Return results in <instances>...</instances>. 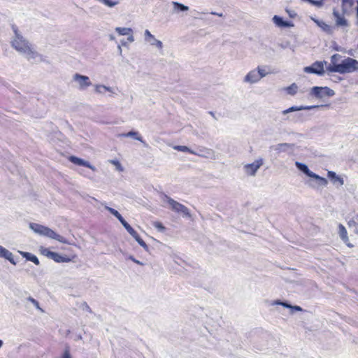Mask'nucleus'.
Masks as SVG:
<instances>
[{
  "mask_svg": "<svg viewBox=\"0 0 358 358\" xmlns=\"http://www.w3.org/2000/svg\"><path fill=\"white\" fill-rule=\"evenodd\" d=\"M145 41L149 43L151 45L156 46L159 49H162L163 43L161 41L157 40L155 37L150 33V31L146 29L144 32Z\"/></svg>",
  "mask_w": 358,
  "mask_h": 358,
  "instance_id": "nucleus-13",
  "label": "nucleus"
},
{
  "mask_svg": "<svg viewBox=\"0 0 358 358\" xmlns=\"http://www.w3.org/2000/svg\"><path fill=\"white\" fill-rule=\"evenodd\" d=\"M120 136H124V137H133L135 139H136L137 141H139L141 142H143V139H142V137L138 135V133L137 131H130L128 133L122 134H120Z\"/></svg>",
  "mask_w": 358,
  "mask_h": 358,
  "instance_id": "nucleus-28",
  "label": "nucleus"
},
{
  "mask_svg": "<svg viewBox=\"0 0 358 358\" xmlns=\"http://www.w3.org/2000/svg\"><path fill=\"white\" fill-rule=\"evenodd\" d=\"M2 345H3V341L1 340H0V348H1Z\"/></svg>",
  "mask_w": 358,
  "mask_h": 358,
  "instance_id": "nucleus-52",
  "label": "nucleus"
},
{
  "mask_svg": "<svg viewBox=\"0 0 358 358\" xmlns=\"http://www.w3.org/2000/svg\"><path fill=\"white\" fill-rule=\"evenodd\" d=\"M19 252L27 260L32 262L36 265H39V264H40L39 260L36 255H34L31 253L27 252L19 251Z\"/></svg>",
  "mask_w": 358,
  "mask_h": 358,
  "instance_id": "nucleus-22",
  "label": "nucleus"
},
{
  "mask_svg": "<svg viewBox=\"0 0 358 358\" xmlns=\"http://www.w3.org/2000/svg\"><path fill=\"white\" fill-rule=\"evenodd\" d=\"M122 45V46H127V43L124 41V40H122L121 41V45Z\"/></svg>",
  "mask_w": 358,
  "mask_h": 358,
  "instance_id": "nucleus-49",
  "label": "nucleus"
},
{
  "mask_svg": "<svg viewBox=\"0 0 358 358\" xmlns=\"http://www.w3.org/2000/svg\"><path fill=\"white\" fill-rule=\"evenodd\" d=\"M258 74L256 70H252L245 76L244 81L250 83H255L261 79V76Z\"/></svg>",
  "mask_w": 358,
  "mask_h": 358,
  "instance_id": "nucleus-19",
  "label": "nucleus"
},
{
  "mask_svg": "<svg viewBox=\"0 0 358 358\" xmlns=\"http://www.w3.org/2000/svg\"><path fill=\"white\" fill-rule=\"evenodd\" d=\"M83 306H84V309L85 310H86L87 311H88L90 313L92 312V310H91L90 307L87 304V303H84Z\"/></svg>",
  "mask_w": 358,
  "mask_h": 358,
  "instance_id": "nucleus-45",
  "label": "nucleus"
},
{
  "mask_svg": "<svg viewBox=\"0 0 358 358\" xmlns=\"http://www.w3.org/2000/svg\"><path fill=\"white\" fill-rule=\"evenodd\" d=\"M328 178L331 180L333 184L336 185L338 183L339 185H343L344 184V180L341 176L336 175V173L332 171H329L327 172Z\"/></svg>",
  "mask_w": 358,
  "mask_h": 358,
  "instance_id": "nucleus-20",
  "label": "nucleus"
},
{
  "mask_svg": "<svg viewBox=\"0 0 358 358\" xmlns=\"http://www.w3.org/2000/svg\"><path fill=\"white\" fill-rule=\"evenodd\" d=\"M291 313H294V311H302L303 309L301 307L299 306H291Z\"/></svg>",
  "mask_w": 358,
  "mask_h": 358,
  "instance_id": "nucleus-39",
  "label": "nucleus"
},
{
  "mask_svg": "<svg viewBox=\"0 0 358 358\" xmlns=\"http://www.w3.org/2000/svg\"><path fill=\"white\" fill-rule=\"evenodd\" d=\"M0 257L8 260L13 265L17 264L13 258V253L1 245H0Z\"/></svg>",
  "mask_w": 358,
  "mask_h": 358,
  "instance_id": "nucleus-18",
  "label": "nucleus"
},
{
  "mask_svg": "<svg viewBox=\"0 0 358 358\" xmlns=\"http://www.w3.org/2000/svg\"><path fill=\"white\" fill-rule=\"evenodd\" d=\"M73 80L78 84V87L81 90H85L92 85V83L88 76L78 73L73 75Z\"/></svg>",
  "mask_w": 358,
  "mask_h": 358,
  "instance_id": "nucleus-11",
  "label": "nucleus"
},
{
  "mask_svg": "<svg viewBox=\"0 0 358 358\" xmlns=\"http://www.w3.org/2000/svg\"><path fill=\"white\" fill-rule=\"evenodd\" d=\"M41 252L43 255L48 257V258L54 260L57 263L68 262L70 261L69 258L62 256L57 252L50 251L47 248H42Z\"/></svg>",
  "mask_w": 358,
  "mask_h": 358,
  "instance_id": "nucleus-12",
  "label": "nucleus"
},
{
  "mask_svg": "<svg viewBox=\"0 0 358 358\" xmlns=\"http://www.w3.org/2000/svg\"><path fill=\"white\" fill-rule=\"evenodd\" d=\"M23 55L25 56L27 59L31 63H40L45 62L44 57L36 52L32 45Z\"/></svg>",
  "mask_w": 358,
  "mask_h": 358,
  "instance_id": "nucleus-8",
  "label": "nucleus"
},
{
  "mask_svg": "<svg viewBox=\"0 0 358 358\" xmlns=\"http://www.w3.org/2000/svg\"><path fill=\"white\" fill-rule=\"evenodd\" d=\"M310 94L316 98L322 99L324 96H333L335 94V92L328 87L315 86L311 88Z\"/></svg>",
  "mask_w": 358,
  "mask_h": 358,
  "instance_id": "nucleus-6",
  "label": "nucleus"
},
{
  "mask_svg": "<svg viewBox=\"0 0 358 358\" xmlns=\"http://www.w3.org/2000/svg\"><path fill=\"white\" fill-rule=\"evenodd\" d=\"M348 224L349 228L351 229L355 234H358V222L354 220H351L348 222Z\"/></svg>",
  "mask_w": 358,
  "mask_h": 358,
  "instance_id": "nucleus-31",
  "label": "nucleus"
},
{
  "mask_svg": "<svg viewBox=\"0 0 358 358\" xmlns=\"http://www.w3.org/2000/svg\"><path fill=\"white\" fill-rule=\"evenodd\" d=\"M294 145L287 143H279L275 145L271 146V148L275 150L277 153L286 152L292 151Z\"/></svg>",
  "mask_w": 358,
  "mask_h": 358,
  "instance_id": "nucleus-15",
  "label": "nucleus"
},
{
  "mask_svg": "<svg viewBox=\"0 0 358 358\" xmlns=\"http://www.w3.org/2000/svg\"><path fill=\"white\" fill-rule=\"evenodd\" d=\"M292 26H293V24L291 22L284 20L281 27H290Z\"/></svg>",
  "mask_w": 358,
  "mask_h": 358,
  "instance_id": "nucleus-41",
  "label": "nucleus"
},
{
  "mask_svg": "<svg viewBox=\"0 0 358 358\" xmlns=\"http://www.w3.org/2000/svg\"><path fill=\"white\" fill-rule=\"evenodd\" d=\"M327 69L329 72L341 74L352 73L358 70V61L351 57H347L342 60L339 65L329 66Z\"/></svg>",
  "mask_w": 358,
  "mask_h": 358,
  "instance_id": "nucleus-1",
  "label": "nucleus"
},
{
  "mask_svg": "<svg viewBox=\"0 0 358 358\" xmlns=\"http://www.w3.org/2000/svg\"><path fill=\"white\" fill-rule=\"evenodd\" d=\"M323 106H327V105H325V106H324V105H321V106H319V105H315V106H291L289 108L282 110V113L283 115H287L288 113L296 112V111H299V110H311V109H313V108H318L323 107Z\"/></svg>",
  "mask_w": 358,
  "mask_h": 358,
  "instance_id": "nucleus-14",
  "label": "nucleus"
},
{
  "mask_svg": "<svg viewBox=\"0 0 358 358\" xmlns=\"http://www.w3.org/2000/svg\"><path fill=\"white\" fill-rule=\"evenodd\" d=\"M212 15H217L219 17H222V13H216V12H211L210 13Z\"/></svg>",
  "mask_w": 358,
  "mask_h": 358,
  "instance_id": "nucleus-48",
  "label": "nucleus"
},
{
  "mask_svg": "<svg viewBox=\"0 0 358 358\" xmlns=\"http://www.w3.org/2000/svg\"><path fill=\"white\" fill-rule=\"evenodd\" d=\"M123 227L128 233L138 242V243L143 248L145 251H148V246L145 242L140 237L138 233L125 221L122 224Z\"/></svg>",
  "mask_w": 358,
  "mask_h": 358,
  "instance_id": "nucleus-10",
  "label": "nucleus"
},
{
  "mask_svg": "<svg viewBox=\"0 0 358 358\" xmlns=\"http://www.w3.org/2000/svg\"><path fill=\"white\" fill-rule=\"evenodd\" d=\"M172 4L173 6V9L175 11H187L189 10V7L177 1H173Z\"/></svg>",
  "mask_w": 358,
  "mask_h": 358,
  "instance_id": "nucleus-26",
  "label": "nucleus"
},
{
  "mask_svg": "<svg viewBox=\"0 0 358 358\" xmlns=\"http://www.w3.org/2000/svg\"><path fill=\"white\" fill-rule=\"evenodd\" d=\"M342 2L343 4H345L348 2V0H342Z\"/></svg>",
  "mask_w": 358,
  "mask_h": 358,
  "instance_id": "nucleus-51",
  "label": "nucleus"
},
{
  "mask_svg": "<svg viewBox=\"0 0 358 358\" xmlns=\"http://www.w3.org/2000/svg\"><path fill=\"white\" fill-rule=\"evenodd\" d=\"M62 358H71L69 350L68 349L64 351Z\"/></svg>",
  "mask_w": 358,
  "mask_h": 358,
  "instance_id": "nucleus-42",
  "label": "nucleus"
},
{
  "mask_svg": "<svg viewBox=\"0 0 358 358\" xmlns=\"http://www.w3.org/2000/svg\"><path fill=\"white\" fill-rule=\"evenodd\" d=\"M312 20L325 32L328 34H331L333 32V28L323 21H320L314 18H312Z\"/></svg>",
  "mask_w": 358,
  "mask_h": 358,
  "instance_id": "nucleus-23",
  "label": "nucleus"
},
{
  "mask_svg": "<svg viewBox=\"0 0 358 358\" xmlns=\"http://www.w3.org/2000/svg\"><path fill=\"white\" fill-rule=\"evenodd\" d=\"M282 303V301H280V300H276L275 301L273 304L274 305H280L281 306V303Z\"/></svg>",
  "mask_w": 358,
  "mask_h": 358,
  "instance_id": "nucleus-46",
  "label": "nucleus"
},
{
  "mask_svg": "<svg viewBox=\"0 0 358 358\" xmlns=\"http://www.w3.org/2000/svg\"><path fill=\"white\" fill-rule=\"evenodd\" d=\"M105 208L110 212L113 215H114L122 224L126 220L123 218V217L120 215V213L116 210L115 209L110 208L109 206H106Z\"/></svg>",
  "mask_w": 358,
  "mask_h": 358,
  "instance_id": "nucleus-25",
  "label": "nucleus"
},
{
  "mask_svg": "<svg viewBox=\"0 0 358 358\" xmlns=\"http://www.w3.org/2000/svg\"><path fill=\"white\" fill-rule=\"evenodd\" d=\"M109 39L110 41H113V40H115V36L113 35L110 34V35H109Z\"/></svg>",
  "mask_w": 358,
  "mask_h": 358,
  "instance_id": "nucleus-50",
  "label": "nucleus"
},
{
  "mask_svg": "<svg viewBox=\"0 0 358 358\" xmlns=\"http://www.w3.org/2000/svg\"><path fill=\"white\" fill-rule=\"evenodd\" d=\"M303 71L307 73L323 76L324 73L323 62L318 61L315 62L312 65L304 67Z\"/></svg>",
  "mask_w": 358,
  "mask_h": 358,
  "instance_id": "nucleus-9",
  "label": "nucleus"
},
{
  "mask_svg": "<svg viewBox=\"0 0 358 358\" xmlns=\"http://www.w3.org/2000/svg\"><path fill=\"white\" fill-rule=\"evenodd\" d=\"M110 162L111 164H114L118 171H123V168L119 161L113 159V160H110Z\"/></svg>",
  "mask_w": 358,
  "mask_h": 358,
  "instance_id": "nucleus-37",
  "label": "nucleus"
},
{
  "mask_svg": "<svg viewBox=\"0 0 358 358\" xmlns=\"http://www.w3.org/2000/svg\"><path fill=\"white\" fill-rule=\"evenodd\" d=\"M263 164L264 159L260 157L252 163L245 164L243 166V170L248 176H255L258 169L263 165Z\"/></svg>",
  "mask_w": 358,
  "mask_h": 358,
  "instance_id": "nucleus-7",
  "label": "nucleus"
},
{
  "mask_svg": "<svg viewBox=\"0 0 358 358\" xmlns=\"http://www.w3.org/2000/svg\"><path fill=\"white\" fill-rule=\"evenodd\" d=\"M210 115H213V112H210Z\"/></svg>",
  "mask_w": 358,
  "mask_h": 358,
  "instance_id": "nucleus-54",
  "label": "nucleus"
},
{
  "mask_svg": "<svg viewBox=\"0 0 358 358\" xmlns=\"http://www.w3.org/2000/svg\"><path fill=\"white\" fill-rule=\"evenodd\" d=\"M115 31L118 33L119 35L121 36H127L133 33V30L131 28L127 27H116Z\"/></svg>",
  "mask_w": 358,
  "mask_h": 358,
  "instance_id": "nucleus-27",
  "label": "nucleus"
},
{
  "mask_svg": "<svg viewBox=\"0 0 358 358\" xmlns=\"http://www.w3.org/2000/svg\"><path fill=\"white\" fill-rule=\"evenodd\" d=\"M106 91L112 92L113 90H112L111 87H107V86L103 85H95V92L96 93L103 94Z\"/></svg>",
  "mask_w": 358,
  "mask_h": 358,
  "instance_id": "nucleus-29",
  "label": "nucleus"
},
{
  "mask_svg": "<svg viewBox=\"0 0 358 358\" xmlns=\"http://www.w3.org/2000/svg\"><path fill=\"white\" fill-rule=\"evenodd\" d=\"M281 306H282L285 308H289V309H290L291 306H292L291 304L288 303L286 301H282V303H281Z\"/></svg>",
  "mask_w": 358,
  "mask_h": 358,
  "instance_id": "nucleus-43",
  "label": "nucleus"
},
{
  "mask_svg": "<svg viewBox=\"0 0 358 358\" xmlns=\"http://www.w3.org/2000/svg\"><path fill=\"white\" fill-rule=\"evenodd\" d=\"M333 14L336 18V24L337 26L347 27L348 25L347 20L340 15L338 11L334 10Z\"/></svg>",
  "mask_w": 358,
  "mask_h": 358,
  "instance_id": "nucleus-21",
  "label": "nucleus"
},
{
  "mask_svg": "<svg viewBox=\"0 0 358 358\" xmlns=\"http://www.w3.org/2000/svg\"><path fill=\"white\" fill-rule=\"evenodd\" d=\"M298 87L295 83H292L290 86H289L286 90L287 92L290 95H294L297 92Z\"/></svg>",
  "mask_w": 358,
  "mask_h": 358,
  "instance_id": "nucleus-34",
  "label": "nucleus"
},
{
  "mask_svg": "<svg viewBox=\"0 0 358 358\" xmlns=\"http://www.w3.org/2000/svg\"><path fill=\"white\" fill-rule=\"evenodd\" d=\"M256 71L258 72V75L261 76V78L265 77L268 73L266 66H258Z\"/></svg>",
  "mask_w": 358,
  "mask_h": 358,
  "instance_id": "nucleus-33",
  "label": "nucleus"
},
{
  "mask_svg": "<svg viewBox=\"0 0 358 358\" xmlns=\"http://www.w3.org/2000/svg\"><path fill=\"white\" fill-rule=\"evenodd\" d=\"M29 228L36 234L56 240L62 243H68L66 239L51 229L37 223H30Z\"/></svg>",
  "mask_w": 358,
  "mask_h": 358,
  "instance_id": "nucleus-2",
  "label": "nucleus"
},
{
  "mask_svg": "<svg viewBox=\"0 0 358 358\" xmlns=\"http://www.w3.org/2000/svg\"><path fill=\"white\" fill-rule=\"evenodd\" d=\"M128 38H127V41L129 42V43H132L134 41V37L133 36L132 34H130L129 35H128Z\"/></svg>",
  "mask_w": 358,
  "mask_h": 358,
  "instance_id": "nucleus-44",
  "label": "nucleus"
},
{
  "mask_svg": "<svg viewBox=\"0 0 358 358\" xmlns=\"http://www.w3.org/2000/svg\"><path fill=\"white\" fill-rule=\"evenodd\" d=\"M154 227L157 229L159 231H164L165 230V227H164V225L159 222H156L154 223Z\"/></svg>",
  "mask_w": 358,
  "mask_h": 358,
  "instance_id": "nucleus-38",
  "label": "nucleus"
},
{
  "mask_svg": "<svg viewBox=\"0 0 358 358\" xmlns=\"http://www.w3.org/2000/svg\"><path fill=\"white\" fill-rule=\"evenodd\" d=\"M341 57V55H340L339 54L333 55L331 57V64H330L329 66L339 65L340 63H338V62L340 60Z\"/></svg>",
  "mask_w": 358,
  "mask_h": 358,
  "instance_id": "nucleus-32",
  "label": "nucleus"
},
{
  "mask_svg": "<svg viewBox=\"0 0 358 358\" xmlns=\"http://www.w3.org/2000/svg\"><path fill=\"white\" fill-rule=\"evenodd\" d=\"M27 300L29 301H30L36 307V308H37L38 310H41V312H43V310L40 307L39 303H38V301H36V299H34L31 296H29L27 298Z\"/></svg>",
  "mask_w": 358,
  "mask_h": 358,
  "instance_id": "nucleus-36",
  "label": "nucleus"
},
{
  "mask_svg": "<svg viewBox=\"0 0 358 358\" xmlns=\"http://www.w3.org/2000/svg\"><path fill=\"white\" fill-rule=\"evenodd\" d=\"M69 161L71 162H72L73 164H76V165H78V166H85V167H87L93 171L95 170V168L94 166H93L92 165H91L90 164V162H87V161H85L83 160V159H80L79 157H77L76 156H71L69 157Z\"/></svg>",
  "mask_w": 358,
  "mask_h": 358,
  "instance_id": "nucleus-16",
  "label": "nucleus"
},
{
  "mask_svg": "<svg viewBox=\"0 0 358 358\" xmlns=\"http://www.w3.org/2000/svg\"><path fill=\"white\" fill-rule=\"evenodd\" d=\"M357 15L358 16V1H357Z\"/></svg>",
  "mask_w": 358,
  "mask_h": 358,
  "instance_id": "nucleus-53",
  "label": "nucleus"
},
{
  "mask_svg": "<svg viewBox=\"0 0 358 358\" xmlns=\"http://www.w3.org/2000/svg\"><path fill=\"white\" fill-rule=\"evenodd\" d=\"M173 149L180 152H189L191 154L196 155L195 152H194L193 150H192L190 148L185 145H176L173 147Z\"/></svg>",
  "mask_w": 358,
  "mask_h": 358,
  "instance_id": "nucleus-30",
  "label": "nucleus"
},
{
  "mask_svg": "<svg viewBox=\"0 0 358 358\" xmlns=\"http://www.w3.org/2000/svg\"><path fill=\"white\" fill-rule=\"evenodd\" d=\"M12 29L15 35V38L11 42L12 47L23 55L31 46V44L18 32L17 27L15 25H12Z\"/></svg>",
  "mask_w": 358,
  "mask_h": 358,
  "instance_id": "nucleus-3",
  "label": "nucleus"
},
{
  "mask_svg": "<svg viewBox=\"0 0 358 358\" xmlns=\"http://www.w3.org/2000/svg\"><path fill=\"white\" fill-rule=\"evenodd\" d=\"M273 22H274L275 24H276L278 27H281L283 22H284V20L282 17L278 16V15H274L273 17Z\"/></svg>",
  "mask_w": 358,
  "mask_h": 358,
  "instance_id": "nucleus-35",
  "label": "nucleus"
},
{
  "mask_svg": "<svg viewBox=\"0 0 358 358\" xmlns=\"http://www.w3.org/2000/svg\"><path fill=\"white\" fill-rule=\"evenodd\" d=\"M338 234L342 241L349 247L352 248L354 245L349 242L348 233L345 227L342 224L338 225Z\"/></svg>",
  "mask_w": 358,
  "mask_h": 358,
  "instance_id": "nucleus-17",
  "label": "nucleus"
},
{
  "mask_svg": "<svg viewBox=\"0 0 358 358\" xmlns=\"http://www.w3.org/2000/svg\"><path fill=\"white\" fill-rule=\"evenodd\" d=\"M166 201L170 205L172 210L176 213H181L184 217H191V214L189 213V209L184 206L183 204L175 201L172 198L168 196L167 195L164 196Z\"/></svg>",
  "mask_w": 358,
  "mask_h": 358,
  "instance_id": "nucleus-5",
  "label": "nucleus"
},
{
  "mask_svg": "<svg viewBox=\"0 0 358 358\" xmlns=\"http://www.w3.org/2000/svg\"><path fill=\"white\" fill-rule=\"evenodd\" d=\"M129 259H131L132 262H134V263L138 264V265H144V264L138 260H137L136 259H135L132 255H130L129 257Z\"/></svg>",
  "mask_w": 358,
  "mask_h": 358,
  "instance_id": "nucleus-40",
  "label": "nucleus"
},
{
  "mask_svg": "<svg viewBox=\"0 0 358 358\" xmlns=\"http://www.w3.org/2000/svg\"><path fill=\"white\" fill-rule=\"evenodd\" d=\"M295 166L300 171L306 174L307 176L315 179L319 186L324 187L328 184V181L326 178L311 171L306 164L296 162Z\"/></svg>",
  "mask_w": 358,
  "mask_h": 358,
  "instance_id": "nucleus-4",
  "label": "nucleus"
},
{
  "mask_svg": "<svg viewBox=\"0 0 358 358\" xmlns=\"http://www.w3.org/2000/svg\"><path fill=\"white\" fill-rule=\"evenodd\" d=\"M117 50H118V52L120 55H122V48H121V45H117Z\"/></svg>",
  "mask_w": 358,
  "mask_h": 358,
  "instance_id": "nucleus-47",
  "label": "nucleus"
},
{
  "mask_svg": "<svg viewBox=\"0 0 358 358\" xmlns=\"http://www.w3.org/2000/svg\"><path fill=\"white\" fill-rule=\"evenodd\" d=\"M286 120L293 122H303L306 120V116L303 113H297L293 115L287 116Z\"/></svg>",
  "mask_w": 358,
  "mask_h": 358,
  "instance_id": "nucleus-24",
  "label": "nucleus"
}]
</instances>
